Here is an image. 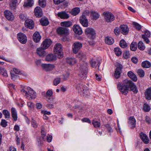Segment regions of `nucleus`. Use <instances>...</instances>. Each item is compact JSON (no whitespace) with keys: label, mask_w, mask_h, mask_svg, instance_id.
<instances>
[{"label":"nucleus","mask_w":151,"mask_h":151,"mask_svg":"<svg viewBox=\"0 0 151 151\" xmlns=\"http://www.w3.org/2000/svg\"><path fill=\"white\" fill-rule=\"evenodd\" d=\"M56 59V56L55 55L52 54L47 55L46 56L45 60L48 62H53L55 61Z\"/></svg>","instance_id":"obj_21"},{"label":"nucleus","mask_w":151,"mask_h":151,"mask_svg":"<svg viewBox=\"0 0 151 151\" xmlns=\"http://www.w3.org/2000/svg\"><path fill=\"white\" fill-rule=\"evenodd\" d=\"M41 134L42 139L44 141H45L46 139V133L44 131V129H42L41 130Z\"/></svg>","instance_id":"obj_55"},{"label":"nucleus","mask_w":151,"mask_h":151,"mask_svg":"<svg viewBox=\"0 0 151 151\" xmlns=\"http://www.w3.org/2000/svg\"><path fill=\"white\" fill-rule=\"evenodd\" d=\"M27 89L28 90L29 93L32 95H35L36 93L31 88L29 87L27 88Z\"/></svg>","instance_id":"obj_53"},{"label":"nucleus","mask_w":151,"mask_h":151,"mask_svg":"<svg viewBox=\"0 0 151 151\" xmlns=\"http://www.w3.org/2000/svg\"><path fill=\"white\" fill-rule=\"evenodd\" d=\"M78 58L81 59L85 58L86 57V55L82 52H79L77 55Z\"/></svg>","instance_id":"obj_50"},{"label":"nucleus","mask_w":151,"mask_h":151,"mask_svg":"<svg viewBox=\"0 0 151 151\" xmlns=\"http://www.w3.org/2000/svg\"><path fill=\"white\" fill-rule=\"evenodd\" d=\"M57 33L61 36H66L69 34V30L66 28L60 27L57 29Z\"/></svg>","instance_id":"obj_5"},{"label":"nucleus","mask_w":151,"mask_h":151,"mask_svg":"<svg viewBox=\"0 0 151 151\" xmlns=\"http://www.w3.org/2000/svg\"><path fill=\"white\" fill-rule=\"evenodd\" d=\"M58 15L62 19H68L69 17V15L64 12H58Z\"/></svg>","instance_id":"obj_28"},{"label":"nucleus","mask_w":151,"mask_h":151,"mask_svg":"<svg viewBox=\"0 0 151 151\" xmlns=\"http://www.w3.org/2000/svg\"><path fill=\"white\" fill-rule=\"evenodd\" d=\"M65 0H53V1L55 4H58L63 2Z\"/></svg>","instance_id":"obj_62"},{"label":"nucleus","mask_w":151,"mask_h":151,"mask_svg":"<svg viewBox=\"0 0 151 151\" xmlns=\"http://www.w3.org/2000/svg\"><path fill=\"white\" fill-rule=\"evenodd\" d=\"M119 45L120 47L123 48H125L127 46V44L125 41L124 40H120Z\"/></svg>","instance_id":"obj_43"},{"label":"nucleus","mask_w":151,"mask_h":151,"mask_svg":"<svg viewBox=\"0 0 151 151\" xmlns=\"http://www.w3.org/2000/svg\"><path fill=\"white\" fill-rule=\"evenodd\" d=\"M105 41L106 43L109 45L112 44L114 42L113 38L109 36L106 37L105 39Z\"/></svg>","instance_id":"obj_32"},{"label":"nucleus","mask_w":151,"mask_h":151,"mask_svg":"<svg viewBox=\"0 0 151 151\" xmlns=\"http://www.w3.org/2000/svg\"><path fill=\"white\" fill-rule=\"evenodd\" d=\"M90 14L92 19L96 20L99 18V14L95 11H91L90 12Z\"/></svg>","instance_id":"obj_25"},{"label":"nucleus","mask_w":151,"mask_h":151,"mask_svg":"<svg viewBox=\"0 0 151 151\" xmlns=\"http://www.w3.org/2000/svg\"><path fill=\"white\" fill-rule=\"evenodd\" d=\"M87 66V63L85 62H83L81 65L80 67V75L82 74L84 77L86 76V73L88 71Z\"/></svg>","instance_id":"obj_6"},{"label":"nucleus","mask_w":151,"mask_h":151,"mask_svg":"<svg viewBox=\"0 0 151 151\" xmlns=\"http://www.w3.org/2000/svg\"><path fill=\"white\" fill-rule=\"evenodd\" d=\"M127 75L133 81H136L137 80V78L136 75L132 71H129L127 73Z\"/></svg>","instance_id":"obj_29"},{"label":"nucleus","mask_w":151,"mask_h":151,"mask_svg":"<svg viewBox=\"0 0 151 151\" xmlns=\"http://www.w3.org/2000/svg\"><path fill=\"white\" fill-rule=\"evenodd\" d=\"M142 37L147 43H149L150 42V41L148 38V37H146L144 35H142Z\"/></svg>","instance_id":"obj_58"},{"label":"nucleus","mask_w":151,"mask_h":151,"mask_svg":"<svg viewBox=\"0 0 151 151\" xmlns=\"http://www.w3.org/2000/svg\"><path fill=\"white\" fill-rule=\"evenodd\" d=\"M3 114L5 116L6 118H9L10 117V114L6 110H4L3 111Z\"/></svg>","instance_id":"obj_45"},{"label":"nucleus","mask_w":151,"mask_h":151,"mask_svg":"<svg viewBox=\"0 0 151 151\" xmlns=\"http://www.w3.org/2000/svg\"><path fill=\"white\" fill-rule=\"evenodd\" d=\"M121 32L124 35L127 34L129 31V29L128 27L125 25H122L120 26Z\"/></svg>","instance_id":"obj_18"},{"label":"nucleus","mask_w":151,"mask_h":151,"mask_svg":"<svg viewBox=\"0 0 151 151\" xmlns=\"http://www.w3.org/2000/svg\"><path fill=\"white\" fill-rule=\"evenodd\" d=\"M122 66L121 65H119L116 68L114 75L115 77L116 78H118L120 77V74L122 73Z\"/></svg>","instance_id":"obj_15"},{"label":"nucleus","mask_w":151,"mask_h":151,"mask_svg":"<svg viewBox=\"0 0 151 151\" xmlns=\"http://www.w3.org/2000/svg\"><path fill=\"white\" fill-rule=\"evenodd\" d=\"M34 12L36 16L39 18L41 17L43 15L42 10L39 6H37L35 8Z\"/></svg>","instance_id":"obj_20"},{"label":"nucleus","mask_w":151,"mask_h":151,"mask_svg":"<svg viewBox=\"0 0 151 151\" xmlns=\"http://www.w3.org/2000/svg\"><path fill=\"white\" fill-rule=\"evenodd\" d=\"M66 62L69 65H73L77 63V60L75 58H67L66 60Z\"/></svg>","instance_id":"obj_27"},{"label":"nucleus","mask_w":151,"mask_h":151,"mask_svg":"<svg viewBox=\"0 0 151 151\" xmlns=\"http://www.w3.org/2000/svg\"><path fill=\"white\" fill-rule=\"evenodd\" d=\"M132 61L134 63H137L138 62L137 58L135 57H133L131 58Z\"/></svg>","instance_id":"obj_64"},{"label":"nucleus","mask_w":151,"mask_h":151,"mask_svg":"<svg viewBox=\"0 0 151 151\" xmlns=\"http://www.w3.org/2000/svg\"><path fill=\"white\" fill-rule=\"evenodd\" d=\"M17 2V0H12L10 3V6L13 9H15Z\"/></svg>","instance_id":"obj_42"},{"label":"nucleus","mask_w":151,"mask_h":151,"mask_svg":"<svg viewBox=\"0 0 151 151\" xmlns=\"http://www.w3.org/2000/svg\"><path fill=\"white\" fill-rule=\"evenodd\" d=\"M17 38L19 41L22 44H25L27 42V37L26 35L22 33L17 34Z\"/></svg>","instance_id":"obj_9"},{"label":"nucleus","mask_w":151,"mask_h":151,"mask_svg":"<svg viewBox=\"0 0 151 151\" xmlns=\"http://www.w3.org/2000/svg\"><path fill=\"white\" fill-rule=\"evenodd\" d=\"M33 38L35 42H38L41 40V37L38 32H36L33 35Z\"/></svg>","instance_id":"obj_26"},{"label":"nucleus","mask_w":151,"mask_h":151,"mask_svg":"<svg viewBox=\"0 0 151 151\" xmlns=\"http://www.w3.org/2000/svg\"><path fill=\"white\" fill-rule=\"evenodd\" d=\"M39 5L42 7H44L46 5V1L45 0H39Z\"/></svg>","instance_id":"obj_48"},{"label":"nucleus","mask_w":151,"mask_h":151,"mask_svg":"<svg viewBox=\"0 0 151 151\" xmlns=\"http://www.w3.org/2000/svg\"><path fill=\"white\" fill-rule=\"evenodd\" d=\"M142 35H144L146 37H149L150 36V33L148 30H146L145 32V34Z\"/></svg>","instance_id":"obj_59"},{"label":"nucleus","mask_w":151,"mask_h":151,"mask_svg":"<svg viewBox=\"0 0 151 151\" xmlns=\"http://www.w3.org/2000/svg\"><path fill=\"white\" fill-rule=\"evenodd\" d=\"M31 125L33 127L36 128L37 127V124L35 120L32 119L31 121Z\"/></svg>","instance_id":"obj_54"},{"label":"nucleus","mask_w":151,"mask_h":151,"mask_svg":"<svg viewBox=\"0 0 151 151\" xmlns=\"http://www.w3.org/2000/svg\"><path fill=\"white\" fill-rule=\"evenodd\" d=\"M115 53L117 56H119L121 55L122 52L119 47H116L114 49Z\"/></svg>","instance_id":"obj_39"},{"label":"nucleus","mask_w":151,"mask_h":151,"mask_svg":"<svg viewBox=\"0 0 151 151\" xmlns=\"http://www.w3.org/2000/svg\"><path fill=\"white\" fill-rule=\"evenodd\" d=\"M138 48L140 50H144L145 48V46L142 41H139L137 44Z\"/></svg>","instance_id":"obj_38"},{"label":"nucleus","mask_w":151,"mask_h":151,"mask_svg":"<svg viewBox=\"0 0 151 151\" xmlns=\"http://www.w3.org/2000/svg\"><path fill=\"white\" fill-rule=\"evenodd\" d=\"M76 88L81 96L87 97L89 96V93L88 91V88L84 85L79 84L77 85Z\"/></svg>","instance_id":"obj_2"},{"label":"nucleus","mask_w":151,"mask_h":151,"mask_svg":"<svg viewBox=\"0 0 151 151\" xmlns=\"http://www.w3.org/2000/svg\"><path fill=\"white\" fill-rule=\"evenodd\" d=\"M41 66L44 70L47 71L52 70L55 67L53 64H43Z\"/></svg>","instance_id":"obj_13"},{"label":"nucleus","mask_w":151,"mask_h":151,"mask_svg":"<svg viewBox=\"0 0 151 151\" xmlns=\"http://www.w3.org/2000/svg\"><path fill=\"white\" fill-rule=\"evenodd\" d=\"M104 15V18L107 22H111L113 21L115 17L111 12H104L103 13Z\"/></svg>","instance_id":"obj_8"},{"label":"nucleus","mask_w":151,"mask_h":151,"mask_svg":"<svg viewBox=\"0 0 151 151\" xmlns=\"http://www.w3.org/2000/svg\"><path fill=\"white\" fill-rule=\"evenodd\" d=\"M92 124L96 128L100 127L101 124L100 122H98V121L95 120H93L92 121Z\"/></svg>","instance_id":"obj_47"},{"label":"nucleus","mask_w":151,"mask_h":151,"mask_svg":"<svg viewBox=\"0 0 151 151\" xmlns=\"http://www.w3.org/2000/svg\"><path fill=\"white\" fill-rule=\"evenodd\" d=\"M123 57L124 58L127 59L130 57V53L129 51H126L123 53Z\"/></svg>","instance_id":"obj_52"},{"label":"nucleus","mask_w":151,"mask_h":151,"mask_svg":"<svg viewBox=\"0 0 151 151\" xmlns=\"http://www.w3.org/2000/svg\"><path fill=\"white\" fill-rule=\"evenodd\" d=\"M114 32L116 35H119L120 34V32H121L120 29H119V28L118 27H116L114 29Z\"/></svg>","instance_id":"obj_56"},{"label":"nucleus","mask_w":151,"mask_h":151,"mask_svg":"<svg viewBox=\"0 0 151 151\" xmlns=\"http://www.w3.org/2000/svg\"><path fill=\"white\" fill-rule=\"evenodd\" d=\"M145 96L147 99H151V88H149L147 90Z\"/></svg>","instance_id":"obj_33"},{"label":"nucleus","mask_w":151,"mask_h":151,"mask_svg":"<svg viewBox=\"0 0 151 151\" xmlns=\"http://www.w3.org/2000/svg\"><path fill=\"white\" fill-rule=\"evenodd\" d=\"M24 24L26 27L30 29H33L34 27V24L33 21L30 19L26 20Z\"/></svg>","instance_id":"obj_12"},{"label":"nucleus","mask_w":151,"mask_h":151,"mask_svg":"<svg viewBox=\"0 0 151 151\" xmlns=\"http://www.w3.org/2000/svg\"><path fill=\"white\" fill-rule=\"evenodd\" d=\"M142 67L145 68H149L151 66V63L148 61H145L142 63Z\"/></svg>","instance_id":"obj_36"},{"label":"nucleus","mask_w":151,"mask_h":151,"mask_svg":"<svg viewBox=\"0 0 151 151\" xmlns=\"http://www.w3.org/2000/svg\"><path fill=\"white\" fill-rule=\"evenodd\" d=\"M137 72L139 76L140 77H143L145 76V72L142 69H139L137 70Z\"/></svg>","instance_id":"obj_41"},{"label":"nucleus","mask_w":151,"mask_h":151,"mask_svg":"<svg viewBox=\"0 0 151 151\" xmlns=\"http://www.w3.org/2000/svg\"><path fill=\"white\" fill-rule=\"evenodd\" d=\"M12 79L14 81H15L16 79L19 78L18 76L15 75L14 74H11Z\"/></svg>","instance_id":"obj_60"},{"label":"nucleus","mask_w":151,"mask_h":151,"mask_svg":"<svg viewBox=\"0 0 151 151\" xmlns=\"http://www.w3.org/2000/svg\"><path fill=\"white\" fill-rule=\"evenodd\" d=\"M44 49L42 47L38 48L36 50L37 54L40 57H43L46 55V52Z\"/></svg>","instance_id":"obj_14"},{"label":"nucleus","mask_w":151,"mask_h":151,"mask_svg":"<svg viewBox=\"0 0 151 151\" xmlns=\"http://www.w3.org/2000/svg\"><path fill=\"white\" fill-rule=\"evenodd\" d=\"M117 86L119 90L124 94H127L129 88L134 93H137L138 92L136 86L134 83L131 81L127 79L123 81L122 85L119 83L117 84Z\"/></svg>","instance_id":"obj_1"},{"label":"nucleus","mask_w":151,"mask_h":151,"mask_svg":"<svg viewBox=\"0 0 151 151\" xmlns=\"http://www.w3.org/2000/svg\"><path fill=\"white\" fill-rule=\"evenodd\" d=\"M7 122L5 120L2 119L1 122V125L3 127H5L7 125Z\"/></svg>","instance_id":"obj_57"},{"label":"nucleus","mask_w":151,"mask_h":151,"mask_svg":"<svg viewBox=\"0 0 151 151\" xmlns=\"http://www.w3.org/2000/svg\"><path fill=\"white\" fill-rule=\"evenodd\" d=\"M122 66L121 65H119L116 68L114 75L115 77L116 78H118L120 77V74L122 73Z\"/></svg>","instance_id":"obj_16"},{"label":"nucleus","mask_w":151,"mask_h":151,"mask_svg":"<svg viewBox=\"0 0 151 151\" xmlns=\"http://www.w3.org/2000/svg\"><path fill=\"white\" fill-rule=\"evenodd\" d=\"M5 17L9 20L12 21L14 19V16L11 12L9 10H6L4 12Z\"/></svg>","instance_id":"obj_19"},{"label":"nucleus","mask_w":151,"mask_h":151,"mask_svg":"<svg viewBox=\"0 0 151 151\" xmlns=\"http://www.w3.org/2000/svg\"><path fill=\"white\" fill-rule=\"evenodd\" d=\"M73 29L75 33L77 34L80 35L83 33L81 28L78 25H74L73 27Z\"/></svg>","instance_id":"obj_22"},{"label":"nucleus","mask_w":151,"mask_h":151,"mask_svg":"<svg viewBox=\"0 0 151 151\" xmlns=\"http://www.w3.org/2000/svg\"><path fill=\"white\" fill-rule=\"evenodd\" d=\"M82 121L83 122H86L88 123H91V122L90 120L87 118H84L82 119Z\"/></svg>","instance_id":"obj_63"},{"label":"nucleus","mask_w":151,"mask_h":151,"mask_svg":"<svg viewBox=\"0 0 151 151\" xmlns=\"http://www.w3.org/2000/svg\"><path fill=\"white\" fill-rule=\"evenodd\" d=\"M140 137L144 143L147 144L149 143V139L148 137L144 133L142 132L139 134Z\"/></svg>","instance_id":"obj_24"},{"label":"nucleus","mask_w":151,"mask_h":151,"mask_svg":"<svg viewBox=\"0 0 151 151\" xmlns=\"http://www.w3.org/2000/svg\"><path fill=\"white\" fill-rule=\"evenodd\" d=\"M80 10L79 8L76 7L73 9L71 12V14L73 16H76L80 12Z\"/></svg>","instance_id":"obj_34"},{"label":"nucleus","mask_w":151,"mask_h":151,"mask_svg":"<svg viewBox=\"0 0 151 151\" xmlns=\"http://www.w3.org/2000/svg\"><path fill=\"white\" fill-rule=\"evenodd\" d=\"M80 22L84 27H87L88 26V22L86 16L82 14L80 18Z\"/></svg>","instance_id":"obj_11"},{"label":"nucleus","mask_w":151,"mask_h":151,"mask_svg":"<svg viewBox=\"0 0 151 151\" xmlns=\"http://www.w3.org/2000/svg\"><path fill=\"white\" fill-rule=\"evenodd\" d=\"M132 24L134 25L135 28L137 30H140L141 29L142 26L138 23L135 22H133L132 23Z\"/></svg>","instance_id":"obj_49"},{"label":"nucleus","mask_w":151,"mask_h":151,"mask_svg":"<svg viewBox=\"0 0 151 151\" xmlns=\"http://www.w3.org/2000/svg\"><path fill=\"white\" fill-rule=\"evenodd\" d=\"M54 50L55 53L57 55L59 58L61 59L63 57L62 46L61 44H56L54 46Z\"/></svg>","instance_id":"obj_3"},{"label":"nucleus","mask_w":151,"mask_h":151,"mask_svg":"<svg viewBox=\"0 0 151 151\" xmlns=\"http://www.w3.org/2000/svg\"><path fill=\"white\" fill-rule=\"evenodd\" d=\"M82 47V43L79 42H75L73 45V52L75 54H77Z\"/></svg>","instance_id":"obj_7"},{"label":"nucleus","mask_w":151,"mask_h":151,"mask_svg":"<svg viewBox=\"0 0 151 151\" xmlns=\"http://www.w3.org/2000/svg\"><path fill=\"white\" fill-rule=\"evenodd\" d=\"M27 105L31 109H33L35 106L34 103L31 102H28Z\"/></svg>","instance_id":"obj_61"},{"label":"nucleus","mask_w":151,"mask_h":151,"mask_svg":"<svg viewBox=\"0 0 151 151\" xmlns=\"http://www.w3.org/2000/svg\"><path fill=\"white\" fill-rule=\"evenodd\" d=\"M33 2L32 0H27L24 2V6L26 7H31L33 5Z\"/></svg>","instance_id":"obj_35"},{"label":"nucleus","mask_w":151,"mask_h":151,"mask_svg":"<svg viewBox=\"0 0 151 151\" xmlns=\"http://www.w3.org/2000/svg\"><path fill=\"white\" fill-rule=\"evenodd\" d=\"M61 81V79L60 78H57L54 79L53 81L54 85L55 86H57L59 84Z\"/></svg>","instance_id":"obj_51"},{"label":"nucleus","mask_w":151,"mask_h":151,"mask_svg":"<svg viewBox=\"0 0 151 151\" xmlns=\"http://www.w3.org/2000/svg\"><path fill=\"white\" fill-rule=\"evenodd\" d=\"M43 139L42 137L38 136L37 138V141L39 146H42L43 143Z\"/></svg>","instance_id":"obj_46"},{"label":"nucleus","mask_w":151,"mask_h":151,"mask_svg":"<svg viewBox=\"0 0 151 151\" xmlns=\"http://www.w3.org/2000/svg\"><path fill=\"white\" fill-rule=\"evenodd\" d=\"M137 44L135 42H133L131 44L130 46V48L132 51H135L137 49Z\"/></svg>","instance_id":"obj_40"},{"label":"nucleus","mask_w":151,"mask_h":151,"mask_svg":"<svg viewBox=\"0 0 151 151\" xmlns=\"http://www.w3.org/2000/svg\"><path fill=\"white\" fill-rule=\"evenodd\" d=\"M144 110L146 112H148L150 110V107L149 105L146 103H145L143 105Z\"/></svg>","instance_id":"obj_44"},{"label":"nucleus","mask_w":151,"mask_h":151,"mask_svg":"<svg viewBox=\"0 0 151 151\" xmlns=\"http://www.w3.org/2000/svg\"><path fill=\"white\" fill-rule=\"evenodd\" d=\"M40 23L42 26H46L49 23L48 19L46 17L42 18L40 21Z\"/></svg>","instance_id":"obj_31"},{"label":"nucleus","mask_w":151,"mask_h":151,"mask_svg":"<svg viewBox=\"0 0 151 151\" xmlns=\"http://www.w3.org/2000/svg\"><path fill=\"white\" fill-rule=\"evenodd\" d=\"M60 24L61 26L66 27H69L72 25V23L70 21L62 22Z\"/></svg>","instance_id":"obj_37"},{"label":"nucleus","mask_w":151,"mask_h":151,"mask_svg":"<svg viewBox=\"0 0 151 151\" xmlns=\"http://www.w3.org/2000/svg\"><path fill=\"white\" fill-rule=\"evenodd\" d=\"M85 33L86 35L89 38L93 39L96 36V31L93 28L88 27L85 30Z\"/></svg>","instance_id":"obj_4"},{"label":"nucleus","mask_w":151,"mask_h":151,"mask_svg":"<svg viewBox=\"0 0 151 151\" xmlns=\"http://www.w3.org/2000/svg\"><path fill=\"white\" fill-rule=\"evenodd\" d=\"M51 43L52 41L50 39H45L41 44V47L46 49L50 46Z\"/></svg>","instance_id":"obj_17"},{"label":"nucleus","mask_w":151,"mask_h":151,"mask_svg":"<svg viewBox=\"0 0 151 151\" xmlns=\"http://www.w3.org/2000/svg\"><path fill=\"white\" fill-rule=\"evenodd\" d=\"M11 112L12 116L15 121H16L17 120V112L15 109L12 107L11 109Z\"/></svg>","instance_id":"obj_30"},{"label":"nucleus","mask_w":151,"mask_h":151,"mask_svg":"<svg viewBox=\"0 0 151 151\" xmlns=\"http://www.w3.org/2000/svg\"><path fill=\"white\" fill-rule=\"evenodd\" d=\"M136 122L135 119L133 116H130L129 119V125L131 128H134L136 125Z\"/></svg>","instance_id":"obj_23"},{"label":"nucleus","mask_w":151,"mask_h":151,"mask_svg":"<svg viewBox=\"0 0 151 151\" xmlns=\"http://www.w3.org/2000/svg\"><path fill=\"white\" fill-rule=\"evenodd\" d=\"M89 62L91 66L94 68L97 66L99 67L101 63L100 60L96 58H92L90 59Z\"/></svg>","instance_id":"obj_10"}]
</instances>
